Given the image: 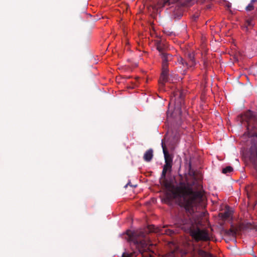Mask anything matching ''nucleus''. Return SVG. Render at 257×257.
I'll return each instance as SVG.
<instances>
[{"label": "nucleus", "instance_id": "nucleus-10", "mask_svg": "<svg viewBox=\"0 0 257 257\" xmlns=\"http://www.w3.org/2000/svg\"><path fill=\"white\" fill-rule=\"evenodd\" d=\"M164 185L166 189L168 191L170 192L173 195V192H174L176 186H175L171 181H169L168 180H166L164 182Z\"/></svg>", "mask_w": 257, "mask_h": 257}, {"label": "nucleus", "instance_id": "nucleus-22", "mask_svg": "<svg viewBox=\"0 0 257 257\" xmlns=\"http://www.w3.org/2000/svg\"><path fill=\"white\" fill-rule=\"evenodd\" d=\"M251 189V187L248 186L246 188V194L247 197L249 198L251 197V193L249 192V190Z\"/></svg>", "mask_w": 257, "mask_h": 257}, {"label": "nucleus", "instance_id": "nucleus-4", "mask_svg": "<svg viewBox=\"0 0 257 257\" xmlns=\"http://www.w3.org/2000/svg\"><path fill=\"white\" fill-rule=\"evenodd\" d=\"M134 232L127 230L125 232V234L127 236L125 237L128 241H132L136 245L138 252L141 254L142 257H153L151 255L147 256L143 254L144 252L148 249V244L144 239L138 240Z\"/></svg>", "mask_w": 257, "mask_h": 257}, {"label": "nucleus", "instance_id": "nucleus-18", "mask_svg": "<svg viewBox=\"0 0 257 257\" xmlns=\"http://www.w3.org/2000/svg\"><path fill=\"white\" fill-rule=\"evenodd\" d=\"M178 63L179 64L182 65L183 66V67L186 68V69H187L188 68L187 63L182 58H180L178 59Z\"/></svg>", "mask_w": 257, "mask_h": 257}, {"label": "nucleus", "instance_id": "nucleus-23", "mask_svg": "<svg viewBox=\"0 0 257 257\" xmlns=\"http://www.w3.org/2000/svg\"><path fill=\"white\" fill-rule=\"evenodd\" d=\"M188 57L191 61H193L194 59V55L193 53H189L188 54Z\"/></svg>", "mask_w": 257, "mask_h": 257}, {"label": "nucleus", "instance_id": "nucleus-11", "mask_svg": "<svg viewBox=\"0 0 257 257\" xmlns=\"http://www.w3.org/2000/svg\"><path fill=\"white\" fill-rule=\"evenodd\" d=\"M153 157V150L152 149H150L145 153L143 159L145 161L149 162L152 160Z\"/></svg>", "mask_w": 257, "mask_h": 257}, {"label": "nucleus", "instance_id": "nucleus-2", "mask_svg": "<svg viewBox=\"0 0 257 257\" xmlns=\"http://www.w3.org/2000/svg\"><path fill=\"white\" fill-rule=\"evenodd\" d=\"M182 228L188 231L190 236L197 242L208 241L210 240L208 231L206 229H201L198 226H195L193 221L189 219L182 220Z\"/></svg>", "mask_w": 257, "mask_h": 257}, {"label": "nucleus", "instance_id": "nucleus-15", "mask_svg": "<svg viewBox=\"0 0 257 257\" xmlns=\"http://www.w3.org/2000/svg\"><path fill=\"white\" fill-rule=\"evenodd\" d=\"M138 253L137 251H133L131 253L124 252L122 253L121 257H137Z\"/></svg>", "mask_w": 257, "mask_h": 257}, {"label": "nucleus", "instance_id": "nucleus-14", "mask_svg": "<svg viewBox=\"0 0 257 257\" xmlns=\"http://www.w3.org/2000/svg\"><path fill=\"white\" fill-rule=\"evenodd\" d=\"M237 229L233 227H231L229 229L226 231V234L228 236L235 237L237 234Z\"/></svg>", "mask_w": 257, "mask_h": 257}, {"label": "nucleus", "instance_id": "nucleus-21", "mask_svg": "<svg viewBox=\"0 0 257 257\" xmlns=\"http://www.w3.org/2000/svg\"><path fill=\"white\" fill-rule=\"evenodd\" d=\"M254 8L253 4L250 3L248 5V6L246 7L245 9L247 11H250L252 10Z\"/></svg>", "mask_w": 257, "mask_h": 257}, {"label": "nucleus", "instance_id": "nucleus-16", "mask_svg": "<svg viewBox=\"0 0 257 257\" xmlns=\"http://www.w3.org/2000/svg\"><path fill=\"white\" fill-rule=\"evenodd\" d=\"M173 164L165 163L163 169L171 172L172 171Z\"/></svg>", "mask_w": 257, "mask_h": 257}, {"label": "nucleus", "instance_id": "nucleus-19", "mask_svg": "<svg viewBox=\"0 0 257 257\" xmlns=\"http://www.w3.org/2000/svg\"><path fill=\"white\" fill-rule=\"evenodd\" d=\"M193 184L189 183L188 182H185L183 181H180L179 185L178 186H193Z\"/></svg>", "mask_w": 257, "mask_h": 257}, {"label": "nucleus", "instance_id": "nucleus-3", "mask_svg": "<svg viewBox=\"0 0 257 257\" xmlns=\"http://www.w3.org/2000/svg\"><path fill=\"white\" fill-rule=\"evenodd\" d=\"M162 59V73L158 81L159 89L163 90L165 82L168 80V62L172 59V55L167 52L160 55Z\"/></svg>", "mask_w": 257, "mask_h": 257}, {"label": "nucleus", "instance_id": "nucleus-24", "mask_svg": "<svg viewBox=\"0 0 257 257\" xmlns=\"http://www.w3.org/2000/svg\"><path fill=\"white\" fill-rule=\"evenodd\" d=\"M167 172H168L167 171L163 169L162 174H161L162 178H165L166 177Z\"/></svg>", "mask_w": 257, "mask_h": 257}, {"label": "nucleus", "instance_id": "nucleus-13", "mask_svg": "<svg viewBox=\"0 0 257 257\" xmlns=\"http://www.w3.org/2000/svg\"><path fill=\"white\" fill-rule=\"evenodd\" d=\"M232 215L231 212L229 209H226L224 212L220 213L219 216L221 217L223 220H226L229 218Z\"/></svg>", "mask_w": 257, "mask_h": 257}, {"label": "nucleus", "instance_id": "nucleus-6", "mask_svg": "<svg viewBox=\"0 0 257 257\" xmlns=\"http://www.w3.org/2000/svg\"><path fill=\"white\" fill-rule=\"evenodd\" d=\"M192 186H176L174 192H173V197L176 198H183L188 197L189 194L192 192Z\"/></svg>", "mask_w": 257, "mask_h": 257}, {"label": "nucleus", "instance_id": "nucleus-20", "mask_svg": "<svg viewBox=\"0 0 257 257\" xmlns=\"http://www.w3.org/2000/svg\"><path fill=\"white\" fill-rule=\"evenodd\" d=\"M245 24L246 25L247 27H252L253 24V21L251 19H248L246 20Z\"/></svg>", "mask_w": 257, "mask_h": 257}, {"label": "nucleus", "instance_id": "nucleus-27", "mask_svg": "<svg viewBox=\"0 0 257 257\" xmlns=\"http://www.w3.org/2000/svg\"><path fill=\"white\" fill-rule=\"evenodd\" d=\"M169 0H164V4L166 5L167 3H168Z\"/></svg>", "mask_w": 257, "mask_h": 257}, {"label": "nucleus", "instance_id": "nucleus-26", "mask_svg": "<svg viewBox=\"0 0 257 257\" xmlns=\"http://www.w3.org/2000/svg\"><path fill=\"white\" fill-rule=\"evenodd\" d=\"M184 95H186V94H184L183 92H181L180 96H183Z\"/></svg>", "mask_w": 257, "mask_h": 257}, {"label": "nucleus", "instance_id": "nucleus-29", "mask_svg": "<svg viewBox=\"0 0 257 257\" xmlns=\"http://www.w3.org/2000/svg\"><path fill=\"white\" fill-rule=\"evenodd\" d=\"M201 98L202 101H204V99L205 98V97H201Z\"/></svg>", "mask_w": 257, "mask_h": 257}, {"label": "nucleus", "instance_id": "nucleus-1", "mask_svg": "<svg viewBox=\"0 0 257 257\" xmlns=\"http://www.w3.org/2000/svg\"><path fill=\"white\" fill-rule=\"evenodd\" d=\"M240 124L246 123V129L249 137L251 138V144L249 149L250 159L254 163H257V117L255 113L247 110L239 114L236 118ZM254 175L257 179V165L254 167Z\"/></svg>", "mask_w": 257, "mask_h": 257}, {"label": "nucleus", "instance_id": "nucleus-9", "mask_svg": "<svg viewBox=\"0 0 257 257\" xmlns=\"http://www.w3.org/2000/svg\"><path fill=\"white\" fill-rule=\"evenodd\" d=\"M162 148L163 150V153L164 155L165 163L173 164V156L172 154L169 153L166 150V147L162 143Z\"/></svg>", "mask_w": 257, "mask_h": 257}, {"label": "nucleus", "instance_id": "nucleus-28", "mask_svg": "<svg viewBox=\"0 0 257 257\" xmlns=\"http://www.w3.org/2000/svg\"><path fill=\"white\" fill-rule=\"evenodd\" d=\"M256 1V0H251V3H252L253 4L254 2H255Z\"/></svg>", "mask_w": 257, "mask_h": 257}, {"label": "nucleus", "instance_id": "nucleus-7", "mask_svg": "<svg viewBox=\"0 0 257 257\" xmlns=\"http://www.w3.org/2000/svg\"><path fill=\"white\" fill-rule=\"evenodd\" d=\"M157 50L159 52L160 55L166 53L168 50V46L165 41L161 40L155 41Z\"/></svg>", "mask_w": 257, "mask_h": 257}, {"label": "nucleus", "instance_id": "nucleus-17", "mask_svg": "<svg viewBox=\"0 0 257 257\" xmlns=\"http://www.w3.org/2000/svg\"><path fill=\"white\" fill-rule=\"evenodd\" d=\"M233 171V168L231 166H227L223 168L222 170V173L223 174H227Z\"/></svg>", "mask_w": 257, "mask_h": 257}, {"label": "nucleus", "instance_id": "nucleus-8", "mask_svg": "<svg viewBox=\"0 0 257 257\" xmlns=\"http://www.w3.org/2000/svg\"><path fill=\"white\" fill-rule=\"evenodd\" d=\"M192 192L189 194V197L194 202L198 200H201L202 199L203 194L201 191H194L193 190V186L192 187Z\"/></svg>", "mask_w": 257, "mask_h": 257}, {"label": "nucleus", "instance_id": "nucleus-5", "mask_svg": "<svg viewBox=\"0 0 257 257\" xmlns=\"http://www.w3.org/2000/svg\"><path fill=\"white\" fill-rule=\"evenodd\" d=\"M170 108L171 106L174 107V110L171 115L175 118H181L182 114V108L185 109L184 97H171L168 104Z\"/></svg>", "mask_w": 257, "mask_h": 257}, {"label": "nucleus", "instance_id": "nucleus-25", "mask_svg": "<svg viewBox=\"0 0 257 257\" xmlns=\"http://www.w3.org/2000/svg\"><path fill=\"white\" fill-rule=\"evenodd\" d=\"M185 70L182 69V70H181L180 72L182 74H185Z\"/></svg>", "mask_w": 257, "mask_h": 257}, {"label": "nucleus", "instance_id": "nucleus-12", "mask_svg": "<svg viewBox=\"0 0 257 257\" xmlns=\"http://www.w3.org/2000/svg\"><path fill=\"white\" fill-rule=\"evenodd\" d=\"M184 199V206L186 210H189L193 207L194 201L189 197H185Z\"/></svg>", "mask_w": 257, "mask_h": 257}]
</instances>
